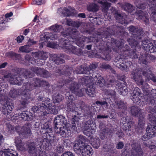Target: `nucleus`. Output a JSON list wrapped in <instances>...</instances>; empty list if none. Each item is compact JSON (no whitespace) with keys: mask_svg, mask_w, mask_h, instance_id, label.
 <instances>
[{"mask_svg":"<svg viewBox=\"0 0 156 156\" xmlns=\"http://www.w3.org/2000/svg\"><path fill=\"white\" fill-rule=\"evenodd\" d=\"M64 37L68 36L67 39L62 38L60 40L59 43L58 44L54 42H48L47 45L48 47L52 48H57L58 46L61 47L64 51L69 53H73L79 55L81 54L80 49L76 48L72 45L75 41L76 44L79 47L83 48L84 42L88 43L90 42L94 41V38L93 37H85L82 36L79 37V33L76 29L69 28L66 30V34L61 33Z\"/></svg>","mask_w":156,"mask_h":156,"instance_id":"f257e3e1","label":"nucleus"},{"mask_svg":"<svg viewBox=\"0 0 156 156\" xmlns=\"http://www.w3.org/2000/svg\"><path fill=\"white\" fill-rule=\"evenodd\" d=\"M149 73L146 71H141L139 69H133L131 73V77L133 79L136 83L139 86H141L144 92L145 93L146 96H148L147 100L151 103H155L154 101L156 100V98H154L155 96L153 93L156 91V90L149 88V85L147 83H144V81L142 79L141 74L144 76L146 78V80L147 81L150 80L153 81L154 82H156V77L154 76L151 72L149 71Z\"/></svg>","mask_w":156,"mask_h":156,"instance_id":"f03ea898","label":"nucleus"},{"mask_svg":"<svg viewBox=\"0 0 156 156\" xmlns=\"http://www.w3.org/2000/svg\"><path fill=\"white\" fill-rule=\"evenodd\" d=\"M38 101V106H34L32 108V110L34 112H42L41 114L44 116L47 115L49 113L53 114L58 113V111L56 109L55 106L52 105L49 98H45L41 95L39 96Z\"/></svg>","mask_w":156,"mask_h":156,"instance_id":"7ed1b4c3","label":"nucleus"},{"mask_svg":"<svg viewBox=\"0 0 156 156\" xmlns=\"http://www.w3.org/2000/svg\"><path fill=\"white\" fill-rule=\"evenodd\" d=\"M82 82H84L83 81L81 80V83L82 84L87 85L85 83L83 84ZM93 82H92V83ZM67 83V86L68 85H70V86L69 87V89L70 91L72 93H73L76 95L79 96H81L83 95V94L86 92L88 95L90 97H93L95 96V88L93 86L90 84L92 83L88 84L89 85L86 89L85 88H82L81 89H79V85L76 83L74 81H69L68 83Z\"/></svg>","mask_w":156,"mask_h":156,"instance_id":"20e7f679","label":"nucleus"},{"mask_svg":"<svg viewBox=\"0 0 156 156\" xmlns=\"http://www.w3.org/2000/svg\"><path fill=\"white\" fill-rule=\"evenodd\" d=\"M97 66L96 64H90L89 68H87V73L88 72L90 74L89 76H85L82 78L81 80L84 82H82L83 84L85 83L88 84L92 83V82L94 81L95 83L97 84H98L100 87H102L104 85L105 80L99 74L93 72L97 68Z\"/></svg>","mask_w":156,"mask_h":156,"instance_id":"39448f33","label":"nucleus"},{"mask_svg":"<svg viewBox=\"0 0 156 156\" xmlns=\"http://www.w3.org/2000/svg\"><path fill=\"white\" fill-rule=\"evenodd\" d=\"M129 32L133 36L127 39L128 42L132 48H140L141 46L138 42L143 38L144 31L142 28H138L133 26H131L128 28Z\"/></svg>","mask_w":156,"mask_h":156,"instance_id":"423d86ee","label":"nucleus"},{"mask_svg":"<svg viewBox=\"0 0 156 156\" xmlns=\"http://www.w3.org/2000/svg\"><path fill=\"white\" fill-rule=\"evenodd\" d=\"M23 73L18 75H11L9 74L8 75L5 76L7 78L9 77V81L12 84H16L20 85L23 83L24 79L30 78L33 76V73L27 69H23Z\"/></svg>","mask_w":156,"mask_h":156,"instance_id":"0eeeda50","label":"nucleus"},{"mask_svg":"<svg viewBox=\"0 0 156 156\" xmlns=\"http://www.w3.org/2000/svg\"><path fill=\"white\" fill-rule=\"evenodd\" d=\"M112 39L111 42L113 44H115V45L119 49H121L124 52V54L127 55L130 58H137L138 56L136 52V49H131L129 50V49L130 48L129 46L125 44H124L126 42L123 40L121 41L116 40L114 41Z\"/></svg>","mask_w":156,"mask_h":156,"instance_id":"6e6552de","label":"nucleus"},{"mask_svg":"<svg viewBox=\"0 0 156 156\" xmlns=\"http://www.w3.org/2000/svg\"><path fill=\"white\" fill-rule=\"evenodd\" d=\"M67 105V110L68 111L72 112L75 114L72 120L73 128L74 129H75L76 124H78L80 117L82 116H80L81 115V112H78L80 107L76 106L73 102H68Z\"/></svg>","mask_w":156,"mask_h":156,"instance_id":"1a4fd4ad","label":"nucleus"},{"mask_svg":"<svg viewBox=\"0 0 156 156\" xmlns=\"http://www.w3.org/2000/svg\"><path fill=\"white\" fill-rule=\"evenodd\" d=\"M131 112L133 116L139 117L138 127L143 129L145 124V115L142 112V110L136 106H133L131 108Z\"/></svg>","mask_w":156,"mask_h":156,"instance_id":"9d476101","label":"nucleus"},{"mask_svg":"<svg viewBox=\"0 0 156 156\" xmlns=\"http://www.w3.org/2000/svg\"><path fill=\"white\" fill-rule=\"evenodd\" d=\"M83 133L87 136H90L95 133L96 126L95 122L90 119L85 122L83 126Z\"/></svg>","mask_w":156,"mask_h":156,"instance_id":"9b49d317","label":"nucleus"},{"mask_svg":"<svg viewBox=\"0 0 156 156\" xmlns=\"http://www.w3.org/2000/svg\"><path fill=\"white\" fill-rule=\"evenodd\" d=\"M115 62L117 63L116 65L117 67L126 72L128 71L132 65V62L131 61L123 60L120 55H119L115 58Z\"/></svg>","mask_w":156,"mask_h":156,"instance_id":"f8f14e48","label":"nucleus"},{"mask_svg":"<svg viewBox=\"0 0 156 156\" xmlns=\"http://www.w3.org/2000/svg\"><path fill=\"white\" fill-rule=\"evenodd\" d=\"M48 84L46 81L41 80L39 78H36L33 79L31 83H26V84L23 87L26 90L30 91V90H32L36 87H40L44 85L48 86Z\"/></svg>","mask_w":156,"mask_h":156,"instance_id":"ddd939ff","label":"nucleus"},{"mask_svg":"<svg viewBox=\"0 0 156 156\" xmlns=\"http://www.w3.org/2000/svg\"><path fill=\"white\" fill-rule=\"evenodd\" d=\"M72 121V125L71 126H69V124H67V125L63 126L58 128V129H55V132L57 133L60 134L63 137H67L70 135L71 133V130H74L77 131V127L78 123L76 124L75 129H74L73 128Z\"/></svg>","mask_w":156,"mask_h":156,"instance_id":"4468645a","label":"nucleus"},{"mask_svg":"<svg viewBox=\"0 0 156 156\" xmlns=\"http://www.w3.org/2000/svg\"><path fill=\"white\" fill-rule=\"evenodd\" d=\"M132 150L130 154H126L125 152L122 154V156H142L143 155V152L141 150L140 146L138 144H133L132 145Z\"/></svg>","mask_w":156,"mask_h":156,"instance_id":"2eb2a0df","label":"nucleus"},{"mask_svg":"<svg viewBox=\"0 0 156 156\" xmlns=\"http://www.w3.org/2000/svg\"><path fill=\"white\" fill-rule=\"evenodd\" d=\"M83 147H79L78 152L74 151L75 152L81 153L83 156H91L93 154V150L91 147L87 144L83 145Z\"/></svg>","mask_w":156,"mask_h":156,"instance_id":"dca6fc26","label":"nucleus"},{"mask_svg":"<svg viewBox=\"0 0 156 156\" xmlns=\"http://www.w3.org/2000/svg\"><path fill=\"white\" fill-rule=\"evenodd\" d=\"M54 124L55 129H58V128L63 126L69 124L67 123V121L66 118L62 115L57 116L55 118Z\"/></svg>","mask_w":156,"mask_h":156,"instance_id":"f3484780","label":"nucleus"},{"mask_svg":"<svg viewBox=\"0 0 156 156\" xmlns=\"http://www.w3.org/2000/svg\"><path fill=\"white\" fill-rule=\"evenodd\" d=\"M30 124H26L21 128V131H20L18 130L20 129L19 127L15 128V129L16 131L17 132L19 133V134L20 135L21 134L23 136H27L30 135L32 134L30 129Z\"/></svg>","mask_w":156,"mask_h":156,"instance_id":"a211bd4d","label":"nucleus"},{"mask_svg":"<svg viewBox=\"0 0 156 156\" xmlns=\"http://www.w3.org/2000/svg\"><path fill=\"white\" fill-rule=\"evenodd\" d=\"M62 12V14L64 16H69L70 15L74 16H76L77 13L75 9L71 7H69L68 8H65L63 9L60 8L59 9L58 12L60 14V12Z\"/></svg>","mask_w":156,"mask_h":156,"instance_id":"6ab92c4d","label":"nucleus"},{"mask_svg":"<svg viewBox=\"0 0 156 156\" xmlns=\"http://www.w3.org/2000/svg\"><path fill=\"white\" fill-rule=\"evenodd\" d=\"M115 34L114 32L112 30H111L110 28H107L104 29L103 32L101 33L98 32V33L97 38L99 39H97L96 42H98L101 40V39H102L103 38L107 37L110 35H114Z\"/></svg>","mask_w":156,"mask_h":156,"instance_id":"aec40b11","label":"nucleus"},{"mask_svg":"<svg viewBox=\"0 0 156 156\" xmlns=\"http://www.w3.org/2000/svg\"><path fill=\"white\" fill-rule=\"evenodd\" d=\"M140 89L137 87H136L131 94V98L134 103L139 105L140 102Z\"/></svg>","mask_w":156,"mask_h":156,"instance_id":"412c9836","label":"nucleus"},{"mask_svg":"<svg viewBox=\"0 0 156 156\" xmlns=\"http://www.w3.org/2000/svg\"><path fill=\"white\" fill-rule=\"evenodd\" d=\"M85 140V137L84 136L80 135L73 146L74 151H76L78 152V149H79V147H81V148H82V147H83V145L86 144L83 143Z\"/></svg>","mask_w":156,"mask_h":156,"instance_id":"4be33fe9","label":"nucleus"},{"mask_svg":"<svg viewBox=\"0 0 156 156\" xmlns=\"http://www.w3.org/2000/svg\"><path fill=\"white\" fill-rule=\"evenodd\" d=\"M78 112H81V115L80 116H82L80 118L82 117V115H83L84 116L91 117L93 115V114L90 110L89 107L86 106H84L82 108L80 107Z\"/></svg>","mask_w":156,"mask_h":156,"instance_id":"5701e85b","label":"nucleus"},{"mask_svg":"<svg viewBox=\"0 0 156 156\" xmlns=\"http://www.w3.org/2000/svg\"><path fill=\"white\" fill-rule=\"evenodd\" d=\"M15 142L18 150L23 152L26 151L27 147V145L22 142L20 138L16 137L15 139Z\"/></svg>","mask_w":156,"mask_h":156,"instance_id":"b1692460","label":"nucleus"},{"mask_svg":"<svg viewBox=\"0 0 156 156\" xmlns=\"http://www.w3.org/2000/svg\"><path fill=\"white\" fill-rule=\"evenodd\" d=\"M149 3V5H153L151 6V10L152 14V16L151 17L152 20L156 23V0H148Z\"/></svg>","mask_w":156,"mask_h":156,"instance_id":"393cba45","label":"nucleus"},{"mask_svg":"<svg viewBox=\"0 0 156 156\" xmlns=\"http://www.w3.org/2000/svg\"><path fill=\"white\" fill-rule=\"evenodd\" d=\"M13 108L12 104L9 102H6L2 107V111L4 114L7 115L10 113Z\"/></svg>","mask_w":156,"mask_h":156,"instance_id":"a878e982","label":"nucleus"},{"mask_svg":"<svg viewBox=\"0 0 156 156\" xmlns=\"http://www.w3.org/2000/svg\"><path fill=\"white\" fill-rule=\"evenodd\" d=\"M30 91L29 90H27L25 89L24 91L22 92V95L23 97L22 98L24 99L21 102V104L23 105H25L28 104V101H29V99L31 100L30 94Z\"/></svg>","mask_w":156,"mask_h":156,"instance_id":"bb28decb","label":"nucleus"},{"mask_svg":"<svg viewBox=\"0 0 156 156\" xmlns=\"http://www.w3.org/2000/svg\"><path fill=\"white\" fill-rule=\"evenodd\" d=\"M64 55H54L51 57V60L54 61L57 64H61L64 62L65 61L63 59L64 58Z\"/></svg>","mask_w":156,"mask_h":156,"instance_id":"cd10ccee","label":"nucleus"},{"mask_svg":"<svg viewBox=\"0 0 156 156\" xmlns=\"http://www.w3.org/2000/svg\"><path fill=\"white\" fill-rule=\"evenodd\" d=\"M146 132L152 137L156 136V126L153 125H148Z\"/></svg>","mask_w":156,"mask_h":156,"instance_id":"c85d7f7f","label":"nucleus"},{"mask_svg":"<svg viewBox=\"0 0 156 156\" xmlns=\"http://www.w3.org/2000/svg\"><path fill=\"white\" fill-rule=\"evenodd\" d=\"M33 55L36 58L43 60H45L48 57V53L43 51L36 52Z\"/></svg>","mask_w":156,"mask_h":156,"instance_id":"c756f323","label":"nucleus"},{"mask_svg":"<svg viewBox=\"0 0 156 156\" xmlns=\"http://www.w3.org/2000/svg\"><path fill=\"white\" fill-rule=\"evenodd\" d=\"M23 90L22 89L17 90L14 88H12L9 93V96L12 98H14L17 96L22 94V91Z\"/></svg>","mask_w":156,"mask_h":156,"instance_id":"7c9ffc66","label":"nucleus"},{"mask_svg":"<svg viewBox=\"0 0 156 156\" xmlns=\"http://www.w3.org/2000/svg\"><path fill=\"white\" fill-rule=\"evenodd\" d=\"M28 152L34 156H37L36 153V148L35 147V144L34 143H31L29 144L28 145Z\"/></svg>","mask_w":156,"mask_h":156,"instance_id":"2f4dec72","label":"nucleus"},{"mask_svg":"<svg viewBox=\"0 0 156 156\" xmlns=\"http://www.w3.org/2000/svg\"><path fill=\"white\" fill-rule=\"evenodd\" d=\"M1 156H18L16 151L10 149L2 151Z\"/></svg>","mask_w":156,"mask_h":156,"instance_id":"473e14b6","label":"nucleus"},{"mask_svg":"<svg viewBox=\"0 0 156 156\" xmlns=\"http://www.w3.org/2000/svg\"><path fill=\"white\" fill-rule=\"evenodd\" d=\"M121 7L124 10L129 13L131 12L134 9L133 6L129 3H126L122 5Z\"/></svg>","mask_w":156,"mask_h":156,"instance_id":"72a5a7b5","label":"nucleus"},{"mask_svg":"<svg viewBox=\"0 0 156 156\" xmlns=\"http://www.w3.org/2000/svg\"><path fill=\"white\" fill-rule=\"evenodd\" d=\"M105 94L109 98H114L115 96V91L112 90L104 89L103 90Z\"/></svg>","mask_w":156,"mask_h":156,"instance_id":"f704fd0d","label":"nucleus"},{"mask_svg":"<svg viewBox=\"0 0 156 156\" xmlns=\"http://www.w3.org/2000/svg\"><path fill=\"white\" fill-rule=\"evenodd\" d=\"M115 18L117 21L122 24H123L126 23V16H122L119 14H117L115 15Z\"/></svg>","mask_w":156,"mask_h":156,"instance_id":"c9c22d12","label":"nucleus"},{"mask_svg":"<svg viewBox=\"0 0 156 156\" xmlns=\"http://www.w3.org/2000/svg\"><path fill=\"white\" fill-rule=\"evenodd\" d=\"M32 58H30V56L29 55H27L26 56L25 58V60L26 61L28 62L29 63H31L32 64H34V62L36 63L37 66H41L43 65V63L41 61L39 60L38 61H37V62L36 61H33Z\"/></svg>","mask_w":156,"mask_h":156,"instance_id":"e433bc0d","label":"nucleus"},{"mask_svg":"<svg viewBox=\"0 0 156 156\" xmlns=\"http://www.w3.org/2000/svg\"><path fill=\"white\" fill-rule=\"evenodd\" d=\"M41 39L42 40H44L45 39L48 40L50 39L51 40L54 39V34L49 33H46L41 35Z\"/></svg>","mask_w":156,"mask_h":156,"instance_id":"4c0bfd02","label":"nucleus"},{"mask_svg":"<svg viewBox=\"0 0 156 156\" xmlns=\"http://www.w3.org/2000/svg\"><path fill=\"white\" fill-rule=\"evenodd\" d=\"M145 49L147 52H154L156 51V47L151 43L148 46H147V47Z\"/></svg>","mask_w":156,"mask_h":156,"instance_id":"58836bf2","label":"nucleus"},{"mask_svg":"<svg viewBox=\"0 0 156 156\" xmlns=\"http://www.w3.org/2000/svg\"><path fill=\"white\" fill-rule=\"evenodd\" d=\"M75 72L76 73L78 74H86L87 73V69L86 68H84L82 66H79L77 68L75 71Z\"/></svg>","mask_w":156,"mask_h":156,"instance_id":"ea45409f","label":"nucleus"},{"mask_svg":"<svg viewBox=\"0 0 156 156\" xmlns=\"http://www.w3.org/2000/svg\"><path fill=\"white\" fill-rule=\"evenodd\" d=\"M91 145L94 148H98L100 146V140L98 138H95L92 141Z\"/></svg>","mask_w":156,"mask_h":156,"instance_id":"a19ab883","label":"nucleus"},{"mask_svg":"<svg viewBox=\"0 0 156 156\" xmlns=\"http://www.w3.org/2000/svg\"><path fill=\"white\" fill-rule=\"evenodd\" d=\"M103 2L102 4H101L102 5V11L105 12H107L108 8L111 6V4L107 2L106 0L104 1Z\"/></svg>","mask_w":156,"mask_h":156,"instance_id":"79ce46f5","label":"nucleus"},{"mask_svg":"<svg viewBox=\"0 0 156 156\" xmlns=\"http://www.w3.org/2000/svg\"><path fill=\"white\" fill-rule=\"evenodd\" d=\"M115 105L117 108L125 109L126 108V104L122 101H117L115 102Z\"/></svg>","mask_w":156,"mask_h":156,"instance_id":"37998d69","label":"nucleus"},{"mask_svg":"<svg viewBox=\"0 0 156 156\" xmlns=\"http://www.w3.org/2000/svg\"><path fill=\"white\" fill-rule=\"evenodd\" d=\"M87 9L88 11L96 12L98 10V6L95 4H91L87 7Z\"/></svg>","mask_w":156,"mask_h":156,"instance_id":"c03bdc74","label":"nucleus"},{"mask_svg":"<svg viewBox=\"0 0 156 156\" xmlns=\"http://www.w3.org/2000/svg\"><path fill=\"white\" fill-rule=\"evenodd\" d=\"M50 29L56 32H59L63 30V28L62 25H58L55 24L50 27Z\"/></svg>","mask_w":156,"mask_h":156,"instance_id":"a18cd8bd","label":"nucleus"},{"mask_svg":"<svg viewBox=\"0 0 156 156\" xmlns=\"http://www.w3.org/2000/svg\"><path fill=\"white\" fill-rule=\"evenodd\" d=\"M31 70L34 73H36L37 75H40L41 76L44 69H42L40 68L32 67L31 68Z\"/></svg>","mask_w":156,"mask_h":156,"instance_id":"49530a36","label":"nucleus"},{"mask_svg":"<svg viewBox=\"0 0 156 156\" xmlns=\"http://www.w3.org/2000/svg\"><path fill=\"white\" fill-rule=\"evenodd\" d=\"M62 100V97L61 95L58 94L54 95L53 97V100L54 103H58Z\"/></svg>","mask_w":156,"mask_h":156,"instance_id":"de8ad7c7","label":"nucleus"},{"mask_svg":"<svg viewBox=\"0 0 156 156\" xmlns=\"http://www.w3.org/2000/svg\"><path fill=\"white\" fill-rule=\"evenodd\" d=\"M134 122L132 121H129L127 124L125 125L124 127L123 128L126 131L129 132L131 130L130 129L132 126H133Z\"/></svg>","mask_w":156,"mask_h":156,"instance_id":"09e8293b","label":"nucleus"},{"mask_svg":"<svg viewBox=\"0 0 156 156\" xmlns=\"http://www.w3.org/2000/svg\"><path fill=\"white\" fill-rule=\"evenodd\" d=\"M146 14H147L146 12H144L141 10H140L136 12V18L138 20L142 19L144 17V15H145Z\"/></svg>","mask_w":156,"mask_h":156,"instance_id":"8fccbe9b","label":"nucleus"},{"mask_svg":"<svg viewBox=\"0 0 156 156\" xmlns=\"http://www.w3.org/2000/svg\"><path fill=\"white\" fill-rule=\"evenodd\" d=\"M138 62L141 64H143L146 65L147 62L146 60V56L145 55H142L139 58Z\"/></svg>","mask_w":156,"mask_h":156,"instance_id":"3c124183","label":"nucleus"},{"mask_svg":"<svg viewBox=\"0 0 156 156\" xmlns=\"http://www.w3.org/2000/svg\"><path fill=\"white\" fill-rule=\"evenodd\" d=\"M67 23L68 25L73 26L75 27L78 28L79 26V24L78 23L75 22L70 20L67 21Z\"/></svg>","mask_w":156,"mask_h":156,"instance_id":"603ef678","label":"nucleus"},{"mask_svg":"<svg viewBox=\"0 0 156 156\" xmlns=\"http://www.w3.org/2000/svg\"><path fill=\"white\" fill-rule=\"evenodd\" d=\"M19 50L22 52L28 53L30 51L29 46L27 45L20 47L19 48Z\"/></svg>","mask_w":156,"mask_h":156,"instance_id":"864d4df0","label":"nucleus"},{"mask_svg":"<svg viewBox=\"0 0 156 156\" xmlns=\"http://www.w3.org/2000/svg\"><path fill=\"white\" fill-rule=\"evenodd\" d=\"M19 115L24 120L28 121L29 120V116L25 112H23L22 113L19 114Z\"/></svg>","mask_w":156,"mask_h":156,"instance_id":"5fc2aeb1","label":"nucleus"},{"mask_svg":"<svg viewBox=\"0 0 156 156\" xmlns=\"http://www.w3.org/2000/svg\"><path fill=\"white\" fill-rule=\"evenodd\" d=\"M141 41L142 42L141 44L144 49L146 48L147 46H148L151 43L149 39H145L144 40H141Z\"/></svg>","mask_w":156,"mask_h":156,"instance_id":"6e6d98bb","label":"nucleus"},{"mask_svg":"<svg viewBox=\"0 0 156 156\" xmlns=\"http://www.w3.org/2000/svg\"><path fill=\"white\" fill-rule=\"evenodd\" d=\"M118 91L120 94L125 96L128 94V90L126 87H123V88H120Z\"/></svg>","mask_w":156,"mask_h":156,"instance_id":"4d7b16f0","label":"nucleus"},{"mask_svg":"<svg viewBox=\"0 0 156 156\" xmlns=\"http://www.w3.org/2000/svg\"><path fill=\"white\" fill-rule=\"evenodd\" d=\"M66 98L68 99L69 102H72L75 99L74 96L72 95H69V93L66 92L65 94Z\"/></svg>","mask_w":156,"mask_h":156,"instance_id":"13d9d810","label":"nucleus"},{"mask_svg":"<svg viewBox=\"0 0 156 156\" xmlns=\"http://www.w3.org/2000/svg\"><path fill=\"white\" fill-rule=\"evenodd\" d=\"M45 2V0H34L33 2V4L41 5L44 4Z\"/></svg>","mask_w":156,"mask_h":156,"instance_id":"bf43d9fd","label":"nucleus"},{"mask_svg":"<svg viewBox=\"0 0 156 156\" xmlns=\"http://www.w3.org/2000/svg\"><path fill=\"white\" fill-rule=\"evenodd\" d=\"M5 20L3 19V17L0 18V31L4 29V27L3 25V24H5Z\"/></svg>","mask_w":156,"mask_h":156,"instance_id":"052dcab7","label":"nucleus"},{"mask_svg":"<svg viewBox=\"0 0 156 156\" xmlns=\"http://www.w3.org/2000/svg\"><path fill=\"white\" fill-rule=\"evenodd\" d=\"M135 4L136 7L140 9H144L146 8V5L144 4H139L137 2H135Z\"/></svg>","mask_w":156,"mask_h":156,"instance_id":"680f3d73","label":"nucleus"},{"mask_svg":"<svg viewBox=\"0 0 156 156\" xmlns=\"http://www.w3.org/2000/svg\"><path fill=\"white\" fill-rule=\"evenodd\" d=\"M50 76V74L49 73L48 71L45 70L44 69L42 74L41 76L44 78H47L49 76Z\"/></svg>","mask_w":156,"mask_h":156,"instance_id":"e2e57ef3","label":"nucleus"},{"mask_svg":"<svg viewBox=\"0 0 156 156\" xmlns=\"http://www.w3.org/2000/svg\"><path fill=\"white\" fill-rule=\"evenodd\" d=\"M56 151L58 153H60L63 151V147L62 145L58 144L55 149Z\"/></svg>","mask_w":156,"mask_h":156,"instance_id":"0e129e2a","label":"nucleus"},{"mask_svg":"<svg viewBox=\"0 0 156 156\" xmlns=\"http://www.w3.org/2000/svg\"><path fill=\"white\" fill-rule=\"evenodd\" d=\"M101 67L105 69H111V67L109 65L104 63H102L101 65Z\"/></svg>","mask_w":156,"mask_h":156,"instance_id":"69168bd1","label":"nucleus"},{"mask_svg":"<svg viewBox=\"0 0 156 156\" xmlns=\"http://www.w3.org/2000/svg\"><path fill=\"white\" fill-rule=\"evenodd\" d=\"M151 137V136H149V134H148L147 133V132L146 134L142 136V139L143 140L145 141Z\"/></svg>","mask_w":156,"mask_h":156,"instance_id":"338daca9","label":"nucleus"},{"mask_svg":"<svg viewBox=\"0 0 156 156\" xmlns=\"http://www.w3.org/2000/svg\"><path fill=\"white\" fill-rule=\"evenodd\" d=\"M103 148L105 149V151H109L112 150V146L110 145H108L106 144L104 145Z\"/></svg>","mask_w":156,"mask_h":156,"instance_id":"774afa93","label":"nucleus"}]
</instances>
